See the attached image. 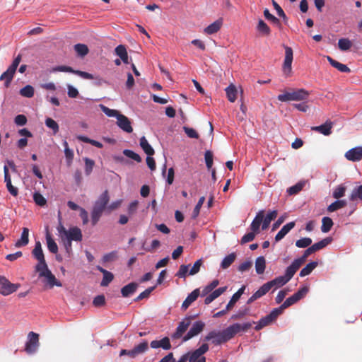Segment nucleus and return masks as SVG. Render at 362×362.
<instances>
[{
  "label": "nucleus",
  "instance_id": "f257e3e1",
  "mask_svg": "<svg viewBox=\"0 0 362 362\" xmlns=\"http://www.w3.org/2000/svg\"><path fill=\"white\" fill-rule=\"evenodd\" d=\"M32 255L37 261V264L35 267V270L38 273L39 278H44V282L48 285L49 288H53L54 286H62V284L56 279L55 276L48 268L40 241L35 242Z\"/></svg>",
  "mask_w": 362,
  "mask_h": 362
},
{
  "label": "nucleus",
  "instance_id": "f03ea898",
  "mask_svg": "<svg viewBox=\"0 0 362 362\" xmlns=\"http://www.w3.org/2000/svg\"><path fill=\"white\" fill-rule=\"evenodd\" d=\"M255 323V322L234 323L222 331H211L206 336L205 340H211L215 345L224 344L233 338L237 334L247 332Z\"/></svg>",
  "mask_w": 362,
  "mask_h": 362
},
{
  "label": "nucleus",
  "instance_id": "7ed1b4c3",
  "mask_svg": "<svg viewBox=\"0 0 362 362\" xmlns=\"http://www.w3.org/2000/svg\"><path fill=\"white\" fill-rule=\"evenodd\" d=\"M57 230L62 240L68 239L71 241L81 242L83 239L81 230L77 226H72L70 227L69 230H66L62 223L60 216H59V224L57 227Z\"/></svg>",
  "mask_w": 362,
  "mask_h": 362
},
{
  "label": "nucleus",
  "instance_id": "20e7f679",
  "mask_svg": "<svg viewBox=\"0 0 362 362\" xmlns=\"http://www.w3.org/2000/svg\"><path fill=\"white\" fill-rule=\"evenodd\" d=\"M21 61V55L18 54L13 61L12 64L8 66L7 70L4 71L0 76V80L4 81V85L8 88L13 80L16 69Z\"/></svg>",
  "mask_w": 362,
  "mask_h": 362
},
{
  "label": "nucleus",
  "instance_id": "39448f33",
  "mask_svg": "<svg viewBox=\"0 0 362 362\" xmlns=\"http://www.w3.org/2000/svg\"><path fill=\"white\" fill-rule=\"evenodd\" d=\"M39 346V334L34 332H30L28 334V340L25 343V351L28 354H33L37 351Z\"/></svg>",
  "mask_w": 362,
  "mask_h": 362
},
{
  "label": "nucleus",
  "instance_id": "423d86ee",
  "mask_svg": "<svg viewBox=\"0 0 362 362\" xmlns=\"http://www.w3.org/2000/svg\"><path fill=\"white\" fill-rule=\"evenodd\" d=\"M19 287V284H13L4 276L0 275V293L1 295L8 296L16 292Z\"/></svg>",
  "mask_w": 362,
  "mask_h": 362
},
{
  "label": "nucleus",
  "instance_id": "0eeeda50",
  "mask_svg": "<svg viewBox=\"0 0 362 362\" xmlns=\"http://www.w3.org/2000/svg\"><path fill=\"white\" fill-rule=\"evenodd\" d=\"M285 58L282 66L284 74L286 76H291L292 74V62L293 59V52L291 47L284 46Z\"/></svg>",
  "mask_w": 362,
  "mask_h": 362
},
{
  "label": "nucleus",
  "instance_id": "6e6552de",
  "mask_svg": "<svg viewBox=\"0 0 362 362\" xmlns=\"http://www.w3.org/2000/svg\"><path fill=\"white\" fill-rule=\"evenodd\" d=\"M309 289L307 286H303L300 288L296 293L288 298L284 303L283 307L287 308L293 304L298 302L299 300L304 298L308 293Z\"/></svg>",
  "mask_w": 362,
  "mask_h": 362
},
{
  "label": "nucleus",
  "instance_id": "1a4fd4ad",
  "mask_svg": "<svg viewBox=\"0 0 362 362\" xmlns=\"http://www.w3.org/2000/svg\"><path fill=\"white\" fill-rule=\"evenodd\" d=\"M54 71H63V72H69L74 74L84 79H93L94 76L88 72L79 71V70H74L71 66H58L53 69Z\"/></svg>",
  "mask_w": 362,
  "mask_h": 362
},
{
  "label": "nucleus",
  "instance_id": "9d476101",
  "mask_svg": "<svg viewBox=\"0 0 362 362\" xmlns=\"http://www.w3.org/2000/svg\"><path fill=\"white\" fill-rule=\"evenodd\" d=\"M4 182L6 183V189L8 192L13 197H17L18 194V189L14 187L11 183V177L9 173L8 166H4Z\"/></svg>",
  "mask_w": 362,
  "mask_h": 362
},
{
  "label": "nucleus",
  "instance_id": "9b49d317",
  "mask_svg": "<svg viewBox=\"0 0 362 362\" xmlns=\"http://www.w3.org/2000/svg\"><path fill=\"white\" fill-rule=\"evenodd\" d=\"M209 350V346L207 344H203L199 348L194 350L192 353H188L187 360L189 362H197L203 354L207 352Z\"/></svg>",
  "mask_w": 362,
  "mask_h": 362
},
{
  "label": "nucleus",
  "instance_id": "f8f14e48",
  "mask_svg": "<svg viewBox=\"0 0 362 362\" xmlns=\"http://www.w3.org/2000/svg\"><path fill=\"white\" fill-rule=\"evenodd\" d=\"M205 324L202 321L196 322L190 328L187 334L183 337V341H186L199 334L204 329Z\"/></svg>",
  "mask_w": 362,
  "mask_h": 362
},
{
  "label": "nucleus",
  "instance_id": "ddd939ff",
  "mask_svg": "<svg viewBox=\"0 0 362 362\" xmlns=\"http://www.w3.org/2000/svg\"><path fill=\"white\" fill-rule=\"evenodd\" d=\"M345 158L350 161L356 162L362 160V146L351 148L345 153Z\"/></svg>",
  "mask_w": 362,
  "mask_h": 362
},
{
  "label": "nucleus",
  "instance_id": "4468645a",
  "mask_svg": "<svg viewBox=\"0 0 362 362\" xmlns=\"http://www.w3.org/2000/svg\"><path fill=\"white\" fill-rule=\"evenodd\" d=\"M117 119V124L122 130L127 133H132L133 132L131 121L127 116L120 114Z\"/></svg>",
  "mask_w": 362,
  "mask_h": 362
},
{
  "label": "nucleus",
  "instance_id": "2eb2a0df",
  "mask_svg": "<svg viewBox=\"0 0 362 362\" xmlns=\"http://www.w3.org/2000/svg\"><path fill=\"white\" fill-rule=\"evenodd\" d=\"M309 92L303 88L293 90L291 92V100L303 101L306 100L309 97Z\"/></svg>",
  "mask_w": 362,
  "mask_h": 362
},
{
  "label": "nucleus",
  "instance_id": "dca6fc26",
  "mask_svg": "<svg viewBox=\"0 0 362 362\" xmlns=\"http://www.w3.org/2000/svg\"><path fill=\"white\" fill-rule=\"evenodd\" d=\"M150 346L152 349L162 348L164 350L171 349V344L168 337H163L160 340H153L151 342Z\"/></svg>",
  "mask_w": 362,
  "mask_h": 362
},
{
  "label": "nucleus",
  "instance_id": "f3484780",
  "mask_svg": "<svg viewBox=\"0 0 362 362\" xmlns=\"http://www.w3.org/2000/svg\"><path fill=\"white\" fill-rule=\"evenodd\" d=\"M264 215V211L263 210L259 211L255 218L253 219L251 225H250V229L253 232L258 233L259 230V227L261 224H263V218Z\"/></svg>",
  "mask_w": 362,
  "mask_h": 362
},
{
  "label": "nucleus",
  "instance_id": "a211bd4d",
  "mask_svg": "<svg viewBox=\"0 0 362 362\" xmlns=\"http://www.w3.org/2000/svg\"><path fill=\"white\" fill-rule=\"evenodd\" d=\"M298 262V260L295 259L292 264L286 268L285 275L284 276L286 279H288V281L291 279L295 273L300 267L301 264Z\"/></svg>",
  "mask_w": 362,
  "mask_h": 362
},
{
  "label": "nucleus",
  "instance_id": "6ab92c4d",
  "mask_svg": "<svg viewBox=\"0 0 362 362\" xmlns=\"http://www.w3.org/2000/svg\"><path fill=\"white\" fill-rule=\"evenodd\" d=\"M223 25V19L218 18L215 21L214 23H211L209 25L206 27L204 30V32L207 35H212L216 33Z\"/></svg>",
  "mask_w": 362,
  "mask_h": 362
},
{
  "label": "nucleus",
  "instance_id": "aec40b11",
  "mask_svg": "<svg viewBox=\"0 0 362 362\" xmlns=\"http://www.w3.org/2000/svg\"><path fill=\"white\" fill-rule=\"evenodd\" d=\"M199 296H200L199 288L194 289L187 296L186 299L184 300L182 305V308L186 310L194 301L197 299Z\"/></svg>",
  "mask_w": 362,
  "mask_h": 362
},
{
  "label": "nucleus",
  "instance_id": "412c9836",
  "mask_svg": "<svg viewBox=\"0 0 362 362\" xmlns=\"http://www.w3.org/2000/svg\"><path fill=\"white\" fill-rule=\"evenodd\" d=\"M270 291V288L267 283L263 284L252 296L247 300V303H251L257 299L264 296L267 292Z\"/></svg>",
  "mask_w": 362,
  "mask_h": 362
},
{
  "label": "nucleus",
  "instance_id": "4be33fe9",
  "mask_svg": "<svg viewBox=\"0 0 362 362\" xmlns=\"http://www.w3.org/2000/svg\"><path fill=\"white\" fill-rule=\"evenodd\" d=\"M190 318H186V320L182 321L176 329V332L173 334V338L179 339L187 329L190 325Z\"/></svg>",
  "mask_w": 362,
  "mask_h": 362
},
{
  "label": "nucleus",
  "instance_id": "5701e85b",
  "mask_svg": "<svg viewBox=\"0 0 362 362\" xmlns=\"http://www.w3.org/2000/svg\"><path fill=\"white\" fill-rule=\"evenodd\" d=\"M332 122L327 121L325 124L311 127V129L315 132H320L325 136H328L332 133Z\"/></svg>",
  "mask_w": 362,
  "mask_h": 362
},
{
  "label": "nucleus",
  "instance_id": "b1692460",
  "mask_svg": "<svg viewBox=\"0 0 362 362\" xmlns=\"http://www.w3.org/2000/svg\"><path fill=\"white\" fill-rule=\"evenodd\" d=\"M227 289L226 286L220 287L215 291H212L210 294H209L204 299V303L208 305L211 303L213 300L223 294Z\"/></svg>",
  "mask_w": 362,
  "mask_h": 362
},
{
  "label": "nucleus",
  "instance_id": "393cba45",
  "mask_svg": "<svg viewBox=\"0 0 362 362\" xmlns=\"http://www.w3.org/2000/svg\"><path fill=\"white\" fill-rule=\"evenodd\" d=\"M295 222H289L284 225L282 228L278 232V233L275 236V240L276 242L280 241L281 239H283L285 235L295 226Z\"/></svg>",
  "mask_w": 362,
  "mask_h": 362
},
{
  "label": "nucleus",
  "instance_id": "a878e982",
  "mask_svg": "<svg viewBox=\"0 0 362 362\" xmlns=\"http://www.w3.org/2000/svg\"><path fill=\"white\" fill-rule=\"evenodd\" d=\"M139 285L137 283L132 282L124 286L121 289L122 296L124 298L129 297L136 291Z\"/></svg>",
  "mask_w": 362,
  "mask_h": 362
},
{
  "label": "nucleus",
  "instance_id": "bb28decb",
  "mask_svg": "<svg viewBox=\"0 0 362 362\" xmlns=\"http://www.w3.org/2000/svg\"><path fill=\"white\" fill-rule=\"evenodd\" d=\"M105 208L94 205L91 212V222L93 226H95L100 220Z\"/></svg>",
  "mask_w": 362,
  "mask_h": 362
},
{
  "label": "nucleus",
  "instance_id": "cd10ccee",
  "mask_svg": "<svg viewBox=\"0 0 362 362\" xmlns=\"http://www.w3.org/2000/svg\"><path fill=\"white\" fill-rule=\"evenodd\" d=\"M287 282H288V279H286L284 276H280L269 282H267V284L270 289L274 288L275 290L277 288L285 285Z\"/></svg>",
  "mask_w": 362,
  "mask_h": 362
},
{
  "label": "nucleus",
  "instance_id": "c85d7f7f",
  "mask_svg": "<svg viewBox=\"0 0 362 362\" xmlns=\"http://www.w3.org/2000/svg\"><path fill=\"white\" fill-rule=\"evenodd\" d=\"M327 59L329 64L339 71L342 73H349L351 71L350 69L345 64H343L335 59H332L331 57L327 56Z\"/></svg>",
  "mask_w": 362,
  "mask_h": 362
},
{
  "label": "nucleus",
  "instance_id": "c756f323",
  "mask_svg": "<svg viewBox=\"0 0 362 362\" xmlns=\"http://www.w3.org/2000/svg\"><path fill=\"white\" fill-rule=\"evenodd\" d=\"M228 100L230 103H234L237 99L238 90L235 86L233 83L230 84L225 89Z\"/></svg>",
  "mask_w": 362,
  "mask_h": 362
},
{
  "label": "nucleus",
  "instance_id": "7c9ffc66",
  "mask_svg": "<svg viewBox=\"0 0 362 362\" xmlns=\"http://www.w3.org/2000/svg\"><path fill=\"white\" fill-rule=\"evenodd\" d=\"M29 230L28 228H23L21 238L15 243L16 247L25 246L29 243Z\"/></svg>",
  "mask_w": 362,
  "mask_h": 362
},
{
  "label": "nucleus",
  "instance_id": "2f4dec72",
  "mask_svg": "<svg viewBox=\"0 0 362 362\" xmlns=\"http://www.w3.org/2000/svg\"><path fill=\"white\" fill-rule=\"evenodd\" d=\"M140 146L148 156H153L155 153L154 149L149 144L145 136L140 139Z\"/></svg>",
  "mask_w": 362,
  "mask_h": 362
},
{
  "label": "nucleus",
  "instance_id": "473e14b6",
  "mask_svg": "<svg viewBox=\"0 0 362 362\" xmlns=\"http://www.w3.org/2000/svg\"><path fill=\"white\" fill-rule=\"evenodd\" d=\"M46 241H47V248L49 250L50 252L53 254H56L58 252V246L55 241L52 238L51 235L49 234V231H47L46 233Z\"/></svg>",
  "mask_w": 362,
  "mask_h": 362
},
{
  "label": "nucleus",
  "instance_id": "72a5a7b5",
  "mask_svg": "<svg viewBox=\"0 0 362 362\" xmlns=\"http://www.w3.org/2000/svg\"><path fill=\"white\" fill-rule=\"evenodd\" d=\"M109 199L110 198L108 192L107 190H105L100 194L98 199L95 202L94 205L105 209L107 204L109 202Z\"/></svg>",
  "mask_w": 362,
  "mask_h": 362
},
{
  "label": "nucleus",
  "instance_id": "f704fd0d",
  "mask_svg": "<svg viewBox=\"0 0 362 362\" xmlns=\"http://www.w3.org/2000/svg\"><path fill=\"white\" fill-rule=\"evenodd\" d=\"M277 214H278L277 211L276 210H274V211H270L266 216L265 218L264 217L263 218V221H263V224L262 226V230H266L269 227L271 221L274 220L276 218Z\"/></svg>",
  "mask_w": 362,
  "mask_h": 362
},
{
  "label": "nucleus",
  "instance_id": "c9c22d12",
  "mask_svg": "<svg viewBox=\"0 0 362 362\" xmlns=\"http://www.w3.org/2000/svg\"><path fill=\"white\" fill-rule=\"evenodd\" d=\"M236 255L235 252H232L224 257L221 263V267L223 269H228L235 260Z\"/></svg>",
  "mask_w": 362,
  "mask_h": 362
},
{
  "label": "nucleus",
  "instance_id": "e433bc0d",
  "mask_svg": "<svg viewBox=\"0 0 362 362\" xmlns=\"http://www.w3.org/2000/svg\"><path fill=\"white\" fill-rule=\"evenodd\" d=\"M257 30L262 35L268 36L271 33V30L267 23L262 19H259L257 25Z\"/></svg>",
  "mask_w": 362,
  "mask_h": 362
},
{
  "label": "nucleus",
  "instance_id": "4c0bfd02",
  "mask_svg": "<svg viewBox=\"0 0 362 362\" xmlns=\"http://www.w3.org/2000/svg\"><path fill=\"white\" fill-rule=\"evenodd\" d=\"M266 267V260L264 257L261 256L256 259L255 269L258 274H262L264 272Z\"/></svg>",
  "mask_w": 362,
  "mask_h": 362
},
{
  "label": "nucleus",
  "instance_id": "58836bf2",
  "mask_svg": "<svg viewBox=\"0 0 362 362\" xmlns=\"http://www.w3.org/2000/svg\"><path fill=\"white\" fill-rule=\"evenodd\" d=\"M332 241V238L331 237H327V238L313 244L311 246V247L313 248V251L315 252L316 251H318V250L325 247L327 245L331 243Z\"/></svg>",
  "mask_w": 362,
  "mask_h": 362
},
{
  "label": "nucleus",
  "instance_id": "ea45409f",
  "mask_svg": "<svg viewBox=\"0 0 362 362\" xmlns=\"http://www.w3.org/2000/svg\"><path fill=\"white\" fill-rule=\"evenodd\" d=\"M317 266V262H311L308 263L304 268H303L300 272V276L303 277L309 275L313 270Z\"/></svg>",
  "mask_w": 362,
  "mask_h": 362
},
{
  "label": "nucleus",
  "instance_id": "a19ab883",
  "mask_svg": "<svg viewBox=\"0 0 362 362\" xmlns=\"http://www.w3.org/2000/svg\"><path fill=\"white\" fill-rule=\"evenodd\" d=\"M333 226V221L329 217H323L322 219L321 230L323 233H328Z\"/></svg>",
  "mask_w": 362,
  "mask_h": 362
},
{
  "label": "nucleus",
  "instance_id": "79ce46f5",
  "mask_svg": "<svg viewBox=\"0 0 362 362\" xmlns=\"http://www.w3.org/2000/svg\"><path fill=\"white\" fill-rule=\"evenodd\" d=\"M99 107L100 110L108 117H115L117 118L119 115L121 114L116 110L110 109L103 104H100Z\"/></svg>",
  "mask_w": 362,
  "mask_h": 362
},
{
  "label": "nucleus",
  "instance_id": "37998d69",
  "mask_svg": "<svg viewBox=\"0 0 362 362\" xmlns=\"http://www.w3.org/2000/svg\"><path fill=\"white\" fill-rule=\"evenodd\" d=\"M20 94L25 98H32L34 95V88L30 85H27L20 90Z\"/></svg>",
  "mask_w": 362,
  "mask_h": 362
},
{
  "label": "nucleus",
  "instance_id": "c03bdc74",
  "mask_svg": "<svg viewBox=\"0 0 362 362\" xmlns=\"http://www.w3.org/2000/svg\"><path fill=\"white\" fill-rule=\"evenodd\" d=\"M264 16L268 21H270L274 25L278 26L279 28H281V24L280 21L275 17L274 15L271 14L267 8H265L264 11Z\"/></svg>",
  "mask_w": 362,
  "mask_h": 362
},
{
  "label": "nucleus",
  "instance_id": "a18cd8bd",
  "mask_svg": "<svg viewBox=\"0 0 362 362\" xmlns=\"http://www.w3.org/2000/svg\"><path fill=\"white\" fill-rule=\"evenodd\" d=\"M274 320H276V318H261L255 329L256 330H259L263 327L272 324L274 322Z\"/></svg>",
  "mask_w": 362,
  "mask_h": 362
},
{
  "label": "nucleus",
  "instance_id": "49530a36",
  "mask_svg": "<svg viewBox=\"0 0 362 362\" xmlns=\"http://www.w3.org/2000/svg\"><path fill=\"white\" fill-rule=\"evenodd\" d=\"M339 48L342 51L349 50L351 47V42L347 38H341L338 41Z\"/></svg>",
  "mask_w": 362,
  "mask_h": 362
},
{
  "label": "nucleus",
  "instance_id": "de8ad7c7",
  "mask_svg": "<svg viewBox=\"0 0 362 362\" xmlns=\"http://www.w3.org/2000/svg\"><path fill=\"white\" fill-rule=\"evenodd\" d=\"M74 49L76 52V53L81 57H84L88 53V48L84 44H76L74 46Z\"/></svg>",
  "mask_w": 362,
  "mask_h": 362
},
{
  "label": "nucleus",
  "instance_id": "09e8293b",
  "mask_svg": "<svg viewBox=\"0 0 362 362\" xmlns=\"http://www.w3.org/2000/svg\"><path fill=\"white\" fill-rule=\"evenodd\" d=\"M345 192L346 187L343 185H339L334 189L332 196L334 199H339L344 196Z\"/></svg>",
  "mask_w": 362,
  "mask_h": 362
},
{
  "label": "nucleus",
  "instance_id": "8fccbe9b",
  "mask_svg": "<svg viewBox=\"0 0 362 362\" xmlns=\"http://www.w3.org/2000/svg\"><path fill=\"white\" fill-rule=\"evenodd\" d=\"M123 154L127 157L136 161L137 163H140L141 161V156L138 153L134 152L132 150L125 149L123 151Z\"/></svg>",
  "mask_w": 362,
  "mask_h": 362
},
{
  "label": "nucleus",
  "instance_id": "3c124183",
  "mask_svg": "<svg viewBox=\"0 0 362 362\" xmlns=\"http://www.w3.org/2000/svg\"><path fill=\"white\" fill-rule=\"evenodd\" d=\"M148 343L146 341H144L140 343L139 345L136 346L133 349L134 351L132 354H135L136 356L139 354L144 353L148 349Z\"/></svg>",
  "mask_w": 362,
  "mask_h": 362
},
{
  "label": "nucleus",
  "instance_id": "603ef678",
  "mask_svg": "<svg viewBox=\"0 0 362 362\" xmlns=\"http://www.w3.org/2000/svg\"><path fill=\"white\" fill-rule=\"evenodd\" d=\"M45 124L47 127L52 129L55 134L59 132V125L53 119L48 117L45 119Z\"/></svg>",
  "mask_w": 362,
  "mask_h": 362
},
{
  "label": "nucleus",
  "instance_id": "864d4df0",
  "mask_svg": "<svg viewBox=\"0 0 362 362\" xmlns=\"http://www.w3.org/2000/svg\"><path fill=\"white\" fill-rule=\"evenodd\" d=\"M305 185V183L304 182H298L297 184H296L295 185L289 187L288 189H287V192L291 194V195H293V194H298L300 191H301Z\"/></svg>",
  "mask_w": 362,
  "mask_h": 362
},
{
  "label": "nucleus",
  "instance_id": "5fc2aeb1",
  "mask_svg": "<svg viewBox=\"0 0 362 362\" xmlns=\"http://www.w3.org/2000/svg\"><path fill=\"white\" fill-rule=\"evenodd\" d=\"M204 201H205V197H201L199 198L197 205L195 206V207L192 211V218H196L199 216V212H200V209L202 206Z\"/></svg>",
  "mask_w": 362,
  "mask_h": 362
},
{
  "label": "nucleus",
  "instance_id": "6e6d98bb",
  "mask_svg": "<svg viewBox=\"0 0 362 362\" xmlns=\"http://www.w3.org/2000/svg\"><path fill=\"white\" fill-rule=\"evenodd\" d=\"M349 199L351 201H354L357 199H362V185L352 191Z\"/></svg>",
  "mask_w": 362,
  "mask_h": 362
},
{
  "label": "nucleus",
  "instance_id": "4d7b16f0",
  "mask_svg": "<svg viewBox=\"0 0 362 362\" xmlns=\"http://www.w3.org/2000/svg\"><path fill=\"white\" fill-rule=\"evenodd\" d=\"M114 276L110 272H106L103 274V278L100 283L101 286H107L113 280Z\"/></svg>",
  "mask_w": 362,
  "mask_h": 362
},
{
  "label": "nucleus",
  "instance_id": "13d9d810",
  "mask_svg": "<svg viewBox=\"0 0 362 362\" xmlns=\"http://www.w3.org/2000/svg\"><path fill=\"white\" fill-rule=\"evenodd\" d=\"M312 243V240L310 238H303L300 240H298L296 242V245L300 248H305L310 246Z\"/></svg>",
  "mask_w": 362,
  "mask_h": 362
},
{
  "label": "nucleus",
  "instance_id": "bf43d9fd",
  "mask_svg": "<svg viewBox=\"0 0 362 362\" xmlns=\"http://www.w3.org/2000/svg\"><path fill=\"white\" fill-rule=\"evenodd\" d=\"M33 199L35 204L40 206H45L47 203L45 198L39 192L34 193Z\"/></svg>",
  "mask_w": 362,
  "mask_h": 362
},
{
  "label": "nucleus",
  "instance_id": "052dcab7",
  "mask_svg": "<svg viewBox=\"0 0 362 362\" xmlns=\"http://www.w3.org/2000/svg\"><path fill=\"white\" fill-rule=\"evenodd\" d=\"M84 161H85V173L87 175H89L93 170V166L95 165V162L88 158H85Z\"/></svg>",
  "mask_w": 362,
  "mask_h": 362
},
{
  "label": "nucleus",
  "instance_id": "680f3d73",
  "mask_svg": "<svg viewBox=\"0 0 362 362\" xmlns=\"http://www.w3.org/2000/svg\"><path fill=\"white\" fill-rule=\"evenodd\" d=\"M156 286H151L146 289L144 291L141 292L136 298V301H139L143 300L144 298H147L149 297L151 292L155 289Z\"/></svg>",
  "mask_w": 362,
  "mask_h": 362
},
{
  "label": "nucleus",
  "instance_id": "e2e57ef3",
  "mask_svg": "<svg viewBox=\"0 0 362 362\" xmlns=\"http://www.w3.org/2000/svg\"><path fill=\"white\" fill-rule=\"evenodd\" d=\"M64 146L65 147L64 153L66 158L68 161V163L70 164L74 158V152L69 148L68 143L66 141L64 142Z\"/></svg>",
  "mask_w": 362,
  "mask_h": 362
},
{
  "label": "nucleus",
  "instance_id": "0e129e2a",
  "mask_svg": "<svg viewBox=\"0 0 362 362\" xmlns=\"http://www.w3.org/2000/svg\"><path fill=\"white\" fill-rule=\"evenodd\" d=\"M204 158L206 165L209 170L212 168L213 165V153L211 151H206L204 154Z\"/></svg>",
  "mask_w": 362,
  "mask_h": 362
},
{
  "label": "nucleus",
  "instance_id": "69168bd1",
  "mask_svg": "<svg viewBox=\"0 0 362 362\" xmlns=\"http://www.w3.org/2000/svg\"><path fill=\"white\" fill-rule=\"evenodd\" d=\"M189 264L185 265L182 264L180 267L178 272L176 273L175 276L179 278H185L187 276V274L188 272Z\"/></svg>",
  "mask_w": 362,
  "mask_h": 362
},
{
  "label": "nucleus",
  "instance_id": "338daca9",
  "mask_svg": "<svg viewBox=\"0 0 362 362\" xmlns=\"http://www.w3.org/2000/svg\"><path fill=\"white\" fill-rule=\"evenodd\" d=\"M202 263H203V262L201 259L197 260L194 262V265L192 266V269L189 270V274L194 275V274H197L199 272L200 267L202 266Z\"/></svg>",
  "mask_w": 362,
  "mask_h": 362
},
{
  "label": "nucleus",
  "instance_id": "774afa93",
  "mask_svg": "<svg viewBox=\"0 0 362 362\" xmlns=\"http://www.w3.org/2000/svg\"><path fill=\"white\" fill-rule=\"evenodd\" d=\"M183 129L188 137L192 138V139H198L199 138L198 133L193 128L184 127Z\"/></svg>",
  "mask_w": 362,
  "mask_h": 362
}]
</instances>
